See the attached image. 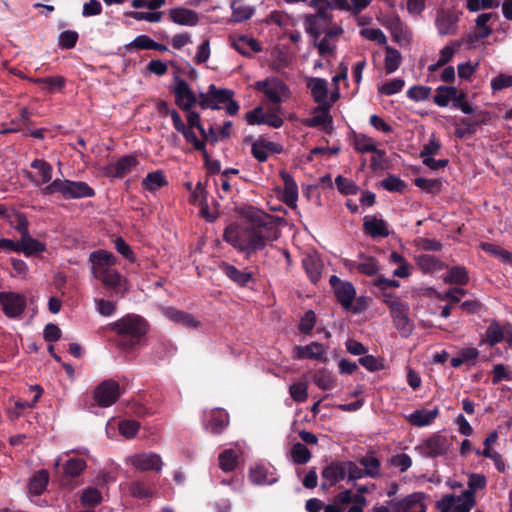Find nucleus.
I'll return each instance as SVG.
<instances>
[{
	"mask_svg": "<svg viewBox=\"0 0 512 512\" xmlns=\"http://www.w3.org/2000/svg\"><path fill=\"white\" fill-rule=\"evenodd\" d=\"M329 105H320L315 109L317 114L312 118L306 119L304 125L307 127L326 126L332 123V117L329 114Z\"/></svg>",
	"mask_w": 512,
	"mask_h": 512,
	"instance_id": "79ce46f5",
	"label": "nucleus"
},
{
	"mask_svg": "<svg viewBox=\"0 0 512 512\" xmlns=\"http://www.w3.org/2000/svg\"><path fill=\"white\" fill-rule=\"evenodd\" d=\"M0 305L8 318H17L26 309V297L16 292H0Z\"/></svg>",
	"mask_w": 512,
	"mask_h": 512,
	"instance_id": "6e6552de",
	"label": "nucleus"
},
{
	"mask_svg": "<svg viewBox=\"0 0 512 512\" xmlns=\"http://www.w3.org/2000/svg\"><path fill=\"white\" fill-rule=\"evenodd\" d=\"M358 462L364 467V473H366L367 477L377 478L380 476L381 462L377 457H375L373 451H370L365 456L359 458Z\"/></svg>",
	"mask_w": 512,
	"mask_h": 512,
	"instance_id": "473e14b6",
	"label": "nucleus"
},
{
	"mask_svg": "<svg viewBox=\"0 0 512 512\" xmlns=\"http://www.w3.org/2000/svg\"><path fill=\"white\" fill-rule=\"evenodd\" d=\"M489 120L487 112H480L475 117H462L458 120L457 124L464 127L470 135H474L478 126L486 124Z\"/></svg>",
	"mask_w": 512,
	"mask_h": 512,
	"instance_id": "37998d69",
	"label": "nucleus"
},
{
	"mask_svg": "<svg viewBox=\"0 0 512 512\" xmlns=\"http://www.w3.org/2000/svg\"><path fill=\"white\" fill-rule=\"evenodd\" d=\"M210 95L213 97V102L225 108L226 112L234 116L239 111V103L233 99L234 92L229 89H219L214 84L210 85Z\"/></svg>",
	"mask_w": 512,
	"mask_h": 512,
	"instance_id": "dca6fc26",
	"label": "nucleus"
},
{
	"mask_svg": "<svg viewBox=\"0 0 512 512\" xmlns=\"http://www.w3.org/2000/svg\"><path fill=\"white\" fill-rule=\"evenodd\" d=\"M249 479L256 485H271L276 482L275 478L268 477L267 469L262 465L252 467L249 471Z\"/></svg>",
	"mask_w": 512,
	"mask_h": 512,
	"instance_id": "de8ad7c7",
	"label": "nucleus"
},
{
	"mask_svg": "<svg viewBox=\"0 0 512 512\" xmlns=\"http://www.w3.org/2000/svg\"><path fill=\"white\" fill-rule=\"evenodd\" d=\"M375 295L388 306L390 312L394 311L396 307L400 308L407 304L406 302H403L397 295L389 292L388 290H379V292Z\"/></svg>",
	"mask_w": 512,
	"mask_h": 512,
	"instance_id": "6e6d98bb",
	"label": "nucleus"
},
{
	"mask_svg": "<svg viewBox=\"0 0 512 512\" xmlns=\"http://www.w3.org/2000/svg\"><path fill=\"white\" fill-rule=\"evenodd\" d=\"M268 149H266V140L258 139L251 146V154L252 156L263 163L268 160Z\"/></svg>",
	"mask_w": 512,
	"mask_h": 512,
	"instance_id": "774afa93",
	"label": "nucleus"
},
{
	"mask_svg": "<svg viewBox=\"0 0 512 512\" xmlns=\"http://www.w3.org/2000/svg\"><path fill=\"white\" fill-rule=\"evenodd\" d=\"M174 81L176 85L172 92L175 96V104L182 111L191 110L197 104V96L184 79L175 76Z\"/></svg>",
	"mask_w": 512,
	"mask_h": 512,
	"instance_id": "9b49d317",
	"label": "nucleus"
},
{
	"mask_svg": "<svg viewBox=\"0 0 512 512\" xmlns=\"http://www.w3.org/2000/svg\"><path fill=\"white\" fill-rule=\"evenodd\" d=\"M249 222L244 225L230 224L223 232V240L250 258L264 249L268 242L278 239L279 230L271 216L259 210L250 211Z\"/></svg>",
	"mask_w": 512,
	"mask_h": 512,
	"instance_id": "f257e3e1",
	"label": "nucleus"
},
{
	"mask_svg": "<svg viewBox=\"0 0 512 512\" xmlns=\"http://www.w3.org/2000/svg\"><path fill=\"white\" fill-rule=\"evenodd\" d=\"M405 85V81L401 78H394L385 82L380 88L379 93L391 96L400 92Z\"/></svg>",
	"mask_w": 512,
	"mask_h": 512,
	"instance_id": "69168bd1",
	"label": "nucleus"
},
{
	"mask_svg": "<svg viewBox=\"0 0 512 512\" xmlns=\"http://www.w3.org/2000/svg\"><path fill=\"white\" fill-rule=\"evenodd\" d=\"M414 184L418 188L430 193L439 192L442 186L441 181L438 179H426L422 177L415 178Z\"/></svg>",
	"mask_w": 512,
	"mask_h": 512,
	"instance_id": "e2e57ef3",
	"label": "nucleus"
},
{
	"mask_svg": "<svg viewBox=\"0 0 512 512\" xmlns=\"http://www.w3.org/2000/svg\"><path fill=\"white\" fill-rule=\"evenodd\" d=\"M487 480L483 474L472 473L469 475L468 489L463 491V497L475 498L477 490H482L486 487Z\"/></svg>",
	"mask_w": 512,
	"mask_h": 512,
	"instance_id": "a18cd8bd",
	"label": "nucleus"
},
{
	"mask_svg": "<svg viewBox=\"0 0 512 512\" xmlns=\"http://www.w3.org/2000/svg\"><path fill=\"white\" fill-rule=\"evenodd\" d=\"M362 261L359 263H354V267L361 274L367 276H374L379 272L378 261L375 257L372 256H360Z\"/></svg>",
	"mask_w": 512,
	"mask_h": 512,
	"instance_id": "49530a36",
	"label": "nucleus"
},
{
	"mask_svg": "<svg viewBox=\"0 0 512 512\" xmlns=\"http://www.w3.org/2000/svg\"><path fill=\"white\" fill-rule=\"evenodd\" d=\"M322 478L325 480L321 484V488L327 490L329 487L335 486L338 482L346 478V466L344 461H332L321 472Z\"/></svg>",
	"mask_w": 512,
	"mask_h": 512,
	"instance_id": "2eb2a0df",
	"label": "nucleus"
},
{
	"mask_svg": "<svg viewBox=\"0 0 512 512\" xmlns=\"http://www.w3.org/2000/svg\"><path fill=\"white\" fill-rule=\"evenodd\" d=\"M80 501L84 506H96L102 501L101 492L94 487H89L82 492Z\"/></svg>",
	"mask_w": 512,
	"mask_h": 512,
	"instance_id": "13d9d810",
	"label": "nucleus"
},
{
	"mask_svg": "<svg viewBox=\"0 0 512 512\" xmlns=\"http://www.w3.org/2000/svg\"><path fill=\"white\" fill-rule=\"evenodd\" d=\"M108 327L116 335L117 348L132 352L143 345L150 325L144 317L130 313L110 323Z\"/></svg>",
	"mask_w": 512,
	"mask_h": 512,
	"instance_id": "f03ea898",
	"label": "nucleus"
},
{
	"mask_svg": "<svg viewBox=\"0 0 512 512\" xmlns=\"http://www.w3.org/2000/svg\"><path fill=\"white\" fill-rule=\"evenodd\" d=\"M311 90L313 100L319 105H329L327 103L328 98V83L323 78H313L308 84Z\"/></svg>",
	"mask_w": 512,
	"mask_h": 512,
	"instance_id": "c756f323",
	"label": "nucleus"
},
{
	"mask_svg": "<svg viewBox=\"0 0 512 512\" xmlns=\"http://www.w3.org/2000/svg\"><path fill=\"white\" fill-rule=\"evenodd\" d=\"M255 89L263 93L274 105L270 110H279L282 96L289 92L288 86L278 78H268L255 83Z\"/></svg>",
	"mask_w": 512,
	"mask_h": 512,
	"instance_id": "0eeeda50",
	"label": "nucleus"
},
{
	"mask_svg": "<svg viewBox=\"0 0 512 512\" xmlns=\"http://www.w3.org/2000/svg\"><path fill=\"white\" fill-rule=\"evenodd\" d=\"M409 310L410 308L407 303L403 307H396L394 311L390 312L394 326L403 338L409 337L414 330V324L409 318Z\"/></svg>",
	"mask_w": 512,
	"mask_h": 512,
	"instance_id": "f3484780",
	"label": "nucleus"
},
{
	"mask_svg": "<svg viewBox=\"0 0 512 512\" xmlns=\"http://www.w3.org/2000/svg\"><path fill=\"white\" fill-rule=\"evenodd\" d=\"M169 19L181 26H196L199 22V15L196 11L185 7H175L168 11Z\"/></svg>",
	"mask_w": 512,
	"mask_h": 512,
	"instance_id": "a211bd4d",
	"label": "nucleus"
},
{
	"mask_svg": "<svg viewBox=\"0 0 512 512\" xmlns=\"http://www.w3.org/2000/svg\"><path fill=\"white\" fill-rule=\"evenodd\" d=\"M456 88L452 85H440L435 90L433 102L438 107H447L456 95Z\"/></svg>",
	"mask_w": 512,
	"mask_h": 512,
	"instance_id": "c9c22d12",
	"label": "nucleus"
},
{
	"mask_svg": "<svg viewBox=\"0 0 512 512\" xmlns=\"http://www.w3.org/2000/svg\"><path fill=\"white\" fill-rule=\"evenodd\" d=\"M230 8L232 10L230 21L233 23L249 20L254 14V8L245 5L243 0H232Z\"/></svg>",
	"mask_w": 512,
	"mask_h": 512,
	"instance_id": "7c9ffc66",
	"label": "nucleus"
},
{
	"mask_svg": "<svg viewBox=\"0 0 512 512\" xmlns=\"http://www.w3.org/2000/svg\"><path fill=\"white\" fill-rule=\"evenodd\" d=\"M166 316L173 322L183 325L186 328H197L200 326V322L196 320L190 313L177 310L174 308H168Z\"/></svg>",
	"mask_w": 512,
	"mask_h": 512,
	"instance_id": "72a5a7b5",
	"label": "nucleus"
},
{
	"mask_svg": "<svg viewBox=\"0 0 512 512\" xmlns=\"http://www.w3.org/2000/svg\"><path fill=\"white\" fill-rule=\"evenodd\" d=\"M432 92V88L422 85H414L407 91V97L415 102L427 100Z\"/></svg>",
	"mask_w": 512,
	"mask_h": 512,
	"instance_id": "4d7b16f0",
	"label": "nucleus"
},
{
	"mask_svg": "<svg viewBox=\"0 0 512 512\" xmlns=\"http://www.w3.org/2000/svg\"><path fill=\"white\" fill-rule=\"evenodd\" d=\"M459 18L457 15L451 12H440L438 13L435 26L440 36L454 35L457 32V23Z\"/></svg>",
	"mask_w": 512,
	"mask_h": 512,
	"instance_id": "aec40b11",
	"label": "nucleus"
},
{
	"mask_svg": "<svg viewBox=\"0 0 512 512\" xmlns=\"http://www.w3.org/2000/svg\"><path fill=\"white\" fill-rule=\"evenodd\" d=\"M118 429L121 435L127 439H131L138 433L140 423L135 420H122L119 422Z\"/></svg>",
	"mask_w": 512,
	"mask_h": 512,
	"instance_id": "680f3d73",
	"label": "nucleus"
},
{
	"mask_svg": "<svg viewBox=\"0 0 512 512\" xmlns=\"http://www.w3.org/2000/svg\"><path fill=\"white\" fill-rule=\"evenodd\" d=\"M185 138L186 142L191 143L196 151L202 153L203 157H207V149L204 140H200L192 128L184 127V130L179 131Z\"/></svg>",
	"mask_w": 512,
	"mask_h": 512,
	"instance_id": "603ef678",
	"label": "nucleus"
},
{
	"mask_svg": "<svg viewBox=\"0 0 512 512\" xmlns=\"http://www.w3.org/2000/svg\"><path fill=\"white\" fill-rule=\"evenodd\" d=\"M89 260L93 263L92 273L99 268H109L116 264L115 256L107 250H97L90 254Z\"/></svg>",
	"mask_w": 512,
	"mask_h": 512,
	"instance_id": "2f4dec72",
	"label": "nucleus"
},
{
	"mask_svg": "<svg viewBox=\"0 0 512 512\" xmlns=\"http://www.w3.org/2000/svg\"><path fill=\"white\" fill-rule=\"evenodd\" d=\"M139 164L133 155H125L104 168V174L111 178H123Z\"/></svg>",
	"mask_w": 512,
	"mask_h": 512,
	"instance_id": "4468645a",
	"label": "nucleus"
},
{
	"mask_svg": "<svg viewBox=\"0 0 512 512\" xmlns=\"http://www.w3.org/2000/svg\"><path fill=\"white\" fill-rule=\"evenodd\" d=\"M390 29L392 31L393 38L396 42L409 41L410 35L408 29L404 26L399 18H396L391 23Z\"/></svg>",
	"mask_w": 512,
	"mask_h": 512,
	"instance_id": "bf43d9fd",
	"label": "nucleus"
},
{
	"mask_svg": "<svg viewBox=\"0 0 512 512\" xmlns=\"http://www.w3.org/2000/svg\"><path fill=\"white\" fill-rule=\"evenodd\" d=\"M284 181V191L282 194L283 202L291 207H296V201L298 199V187L294 179L288 173H281Z\"/></svg>",
	"mask_w": 512,
	"mask_h": 512,
	"instance_id": "bb28decb",
	"label": "nucleus"
},
{
	"mask_svg": "<svg viewBox=\"0 0 512 512\" xmlns=\"http://www.w3.org/2000/svg\"><path fill=\"white\" fill-rule=\"evenodd\" d=\"M94 277L102 282V284L109 289L115 291L116 294H124L127 292V281L123 278L120 273L109 267V268H99L98 271H94Z\"/></svg>",
	"mask_w": 512,
	"mask_h": 512,
	"instance_id": "f8f14e48",
	"label": "nucleus"
},
{
	"mask_svg": "<svg viewBox=\"0 0 512 512\" xmlns=\"http://www.w3.org/2000/svg\"><path fill=\"white\" fill-rule=\"evenodd\" d=\"M46 250V245L37 239L31 237L30 233L27 236H22L19 240V252H23L25 256H32Z\"/></svg>",
	"mask_w": 512,
	"mask_h": 512,
	"instance_id": "f704fd0d",
	"label": "nucleus"
},
{
	"mask_svg": "<svg viewBox=\"0 0 512 512\" xmlns=\"http://www.w3.org/2000/svg\"><path fill=\"white\" fill-rule=\"evenodd\" d=\"M316 9L315 14H308L304 18V28L306 33H308L312 38L318 39L322 33L319 27V20H323L325 22H331L332 15L328 13V10L331 9L330 6H326L325 4H321L320 6H311Z\"/></svg>",
	"mask_w": 512,
	"mask_h": 512,
	"instance_id": "ddd939ff",
	"label": "nucleus"
},
{
	"mask_svg": "<svg viewBox=\"0 0 512 512\" xmlns=\"http://www.w3.org/2000/svg\"><path fill=\"white\" fill-rule=\"evenodd\" d=\"M444 281L450 284L464 286L469 282V274L464 266H453L449 269Z\"/></svg>",
	"mask_w": 512,
	"mask_h": 512,
	"instance_id": "c03bdc74",
	"label": "nucleus"
},
{
	"mask_svg": "<svg viewBox=\"0 0 512 512\" xmlns=\"http://www.w3.org/2000/svg\"><path fill=\"white\" fill-rule=\"evenodd\" d=\"M133 466L141 471H160L162 469V459L156 453L137 454L132 459Z\"/></svg>",
	"mask_w": 512,
	"mask_h": 512,
	"instance_id": "6ab92c4d",
	"label": "nucleus"
},
{
	"mask_svg": "<svg viewBox=\"0 0 512 512\" xmlns=\"http://www.w3.org/2000/svg\"><path fill=\"white\" fill-rule=\"evenodd\" d=\"M418 267L425 273L442 270L446 265L436 256L430 254H421L416 258Z\"/></svg>",
	"mask_w": 512,
	"mask_h": 512,
	"instance_id": "4c0bfd02",
	"label": "nucleus"
},
{
	"mask_svg": "<svg viewBox=\"0 0 512 512\" xmlns=\"http://www.w3.org/2000/svg\"><path fill=\"white\" fill-rule=\"evenodd\" d=\"M30 81L34 84L43 86V88L49 93L62 90L66 83L63 76L31 78Z\"/></svg>",
	"mask_w": 512,
	"mask_h": 512,
	"instance_id": "ea45409f",
	"label": "nucleus"
},
{
	"mask_svg": "<svg viewBox=\"0 0 512 512\" xmlns=\"http://www.w3.org/2000/svg\"><path fill=\"white\" fill-rule=\"evenodd\" d=\"M440 410L435 407L432 410L418 409L411 413L407 420L410 424L417 427H424L431 425L434 420L439 416Z\"/></svg>",
	"mask_w": 512,
	"mask_h": 512,
	"instance_id": "b1692460",
	"label": "nucleus"
},
{
	"mask_svg": "<svg viewBox=\"0 0 512 512\" xmlns=\"http://www.w3.org/2000/svg\"><path fill=\"white\" fill-rule=\"evenodd\" d=\"M401 63V53L397 49L386 45L384 58V69L386 74H392L395 72L400 67Z\"/></svg>",
	"mask_w": 512,
	"mask_h": 512,
	"instance_id": "a19ab883",
	"label": "nucleus"
},
{
	"mask_svg": "<svg viewBox=\"0 0 512 512\" xmlns=\"http://www.w3.org/2000/svg\"><path fill=\"white\" fill-rule=\"evenodd\" d=\"M290 455L293 462L297 465L308 463L312 457L309 449L301 442H297L292 446Z\"/></svg>",
	"mask_w": 512,
	"mask_h": 512,
	"instance_id": "8fccbe9b",
	"label": "nucleus"
},
{
	"mask_svg": "<svg viewBox=\"0 0 512 512\" xmlns=\"http://www.w3.org/2000/svg\"><path fill=\"white\" fill-rule=\"evenodd\" d=\"M219 467L224 472L234 471L238 465V455L233 449H226L219 455Z\"/></svg>",
	"mask_w": 512,
	"mask_h": 512,
	"instance_id": "09e8293b",
	"label": "nucleus"
},
{
	"mask_svg": "<svg viewBox=\"0 0 512 512\" xmlns=\"http://www.w3.org/2000/svg\"><path fill=\"white\" fill-rule=\"evenodd\" d=\"M505 334L506 327L502 328L499 322L492 320L486 329L485 338L483 341L490 346H495L504 340Z\"/></svg>",
	"mask_w": 512,
	"mask_h": 512,
	"instance_id": "58836bf2",
	"label": "nucleus"
},
{
	"mask_svg": "<svg viewBox=\"0 0 512 512\" xmlns=\"http://www.w3.org/2000/svg\"><path fill=\"white\" fill-rule=\"evenodd\" d=\"M49 483V473L42 469L35 472L28 482V491L34 496H40L44 493Z\"/></svg>",
	"mask_w": 512,
	"mask_h": 512,
	"instance_id": "c85d7f7f",
	"label": "nucleus"
},
{
	"mask_svg": "<svg viewBox=\"0 0 512 512\" xmlns=\"http://www.w3.org/2000/svg\"><path fill=\"white\" fill-rule=\"evenodd\" d=\"M168 184L166 177L161 170H157L151 173H148L146 177L142 180L143 189L149 192H155L158 189L166 186Z\"/></svg>",
	"mask_w": 512,
	"mask_h": 512,
	"instance_id": "e433bc0d",
	"label": "nucleus"
},
{
	"mask_svg": "<svg viewBox=\"0 0 512 512\" xmlns=\"http://www.w3.org/2000/svg\"><path fill=\"white\" fill-rule=\"evenodd\" d=\"M119 397V383L112 379L102 381L94 390V399L100 407H110Z\"/></svg>",
	"mask_w": 512,
	"mask_h": 512,
	"instance_id": "9d476101",
	"label": "nucleus"
},
{
	"mask_svg": "<svg viewBox=\"0 0 512 512\" xmlns=\"http://www.w3.org/2000/svg\"><path fill=\"white\" fill-rule=\"evenodd\" d=\"M335 382V376L325 369L317 371L314 375V383L320 389L330 390L335 386Z\"/></svg>",
	"mask_w": 512,
	"mask_h": 512,
	"instance_id": "3c124183",
	"label": "nucleus"
},
{
	"mask_svg": "<svg viewBox=\"0 0 512 512\" xmlns=\"http://www.w3.org/2000/svg\"><path fill=\"white\" fill-rule=\"evenodd\" d=\"M302 266L310 279L316 284L322 276L323 262L316 254H308L302 259Z\"/></svg>",
	"mask_w": 512,
	"mask_h": 512,
	"instance_id": "5701e85b",
	"label": "nucleus"
},
{
	"mask_svg": "<svg viewBox=\"0 0 512 512\" xmlns=\"http://www.w3.org/2000/svg\"><path fill=\"white\" fill-rule=\"evenodd\" d=\"M31 168L37 169L41 176V184H45L51 181L52 179V166L43 159H34L31 164Z\"/></svg>",
	"mask_w": 512,
	"mask_h": 512,
	"instance_id": "5fc2aeb1",
	"label": "nucleus"
},
{
	"mask_svg": "<svg viewBox=\"0 0 512 512\" xmlns=\"http://www.w3.org/2000/svg\"><path fill=\"white\" fill-rule=\"evenodd\" d=\"M87 463L83 458L71 457L62 464L59 485L69 491L79 485L78 478L86 470Z\"/></svg>",
	"mask_w": 512,
	"mask_h": 512,
	"instance_id": "423d86ee",
	"label": "nucleus"
},
{
	"mask_svg": "<svg viewBox=\"0 0 512 512\" xmlns=\"http://www.w3.org/2000/svg\"><path fill=\"white\" fill-rule=\"evenodd\" d=\"M229 424V416L222 410L213 411L210 415V419L204 424L206 431L220 435Z\"/></svg>",
	"mask_w": 512,
	"mask_h": 512,
	"instance_id": "393cba45",
	"label": "nucleus"
},
{
	"mask_svg": "<svg viewBox=\"0 0 512 512\" xmlns=\"http://www.w3.org/2000/svg\"><path fill=\"white\" fill-rule=\"evenodd\" d=\"M381 186L385 190L394 193H403L407 187L405 181L396 175H388V177L382 180Z\"/></svg>",
	"mask_w": 512,
	"mask_h": 512,
	"instance_id": "864d4df0",
	"label": "nucleus"
},
{
	"mask_svg": "<svg viewBox=\"0 0 512 512\" xmlns=\"http://www.w3.org/2000/svg\"><path fill=\"white\" fill-rule=\"evenodd\" d=\"M452 446V437L437 432L433 433L427 439L423 440L421 444L415 447V450L423 457L437 458L444 456Z\"/></svg>",
	"mask_w": 512,
	"mask_h": 512,
	"instance_id": "39448f33",
	"label": "nucleus"
},
{
	"mask_svg": "<svg viewBox=\"0 0 512 512\" xmlns=\"http://www.w3.org/2000/svg\"><path fill=\"white\" fill-rule=\"evenodd\" d=\"M335 184L338 191L343 195H355L358 192V186L350 179L338 175L335 178Z\"/></svg>",
	"mask_w": 512,
	"mask_h": 512,
	"instance_id": "052dcab7",
	"label": "nucleus"
},
{
	"mask_svg": "<svg viewBox=\"0 0 512 512\" xmlns=\"http://www.w3.org/2000/svg\"><path fill=\"white\" fill-rule=\"evenodd\" d=\"M329 283L334 291L337 301L341 304L344 310L352 311L353 313H360L363 311L361 306H353V301L356 297V290L354 285L349 281H343L338 276L332 275Z\"/></svg>",
	"mask_w": 512,
	"mask_h": 512,
	"instance_id": "20e7f679",
	"label": "nucleus"
},
{
	"mask_svg": "<svg viewBox=\"0 0 512 512\" xmlns=\"http://www.w3.org/2000/svg\"><path fill=\"white\" fill-rule=\"evenodd\" d=\"M354 148L359 153H374L380 157V159H383L386 156V152L384 150L378 149L374 140L364 134H358L355 136Z\"/></svg>",
	"mask_w": 512,
	"mask_h": 512,
	"instance_id": "cd10ccee",
	"label": "nucleus"
},
{
	"mask_svg": "<svg viewBox=\"0 0 512 512\" xmlns=\"http://www.w3.org/2000/svg\"><path fill=\"white\" fill-rule=\"evenodd\" d=\"M79 35L76 31L65 30L60 33L58 45L62 49H72L76 46Z\"/></svg>",
	"mask_w": 512,
	"mask_h": 512,
	"instance_id": "0e129e2a",
	"label": "nucleus"
},
{
	"mask_svg": "<svg viewBox=\"0 0 512 512\" xmlns=\"http://www.w3.org/2000/svg\"><path fill=\"white\" fill-rule=\"evenodd\" d=\"M219 268L226 277L238 286L244 287L249 282L253 281V274L251 272L239 270L228 262L222 261L219 264Z\"/></svg>",
	"mask_w": 512,
	"mask_h": 512,
	"instance_id": "412c9836",
	"label": "nucleus"
},
{
	"mask_svg": "<svg viewBox=\"0 0 512 512\" xmlns=\"http://www.w3.org/2000/svg\"><path fill=\"white\" fill-rule=\"evenodd\" d=\"M490 85L493 93L510 88L512 87V75L500 73L492 78Z\"/></svg>",
	"mask_w": 512,
	"mask_h": 512,
	"instance_id": "338daca9",
	"label": "nucleus"
},
{
	"mask_svg": "<svg viewBox=\"0 0 512 512\" xmlns=\"http://www.w3.org/2000/svg\"><path fill=\"white\" fill-rule=\"evenodd\" d=\"M294 357L297 359L321 360L324 357V346L318 342H312L306 346H296L294 348Z\"/></svg>",
	"mask_w": 512,
	"mask_h": 512,
	"instance_id": "a878e982",
	"label": "nucleus"
},
{
	"mask_svg": "<svg viewBox=\"0 0 512 512\" xmlns=\"http://www.w3.org/2000/svg\"><path fill=\"white\" fill-rule=\"evenodd\" d=\"M44 195L59 193L64 199H81L95 196V190L83 181L55 179L42 189Z\"/></svg>",
	"mask_w": 512,
	"mask_h": 512,
	"instance_id": "7ed1b4c3",
	"label": "nucleus"
},
{
	"mask_svg": "<svg viewBox=\"0 0 512 512\" xmlns=\"http://www.w3.org/2000/svg\"><path fill=\"white\" fill-rule=\"evenodd\" d=\"M364 232L372 238L388 237L390 232L388 223L376 216H365L363 222Z\"/></svg>",
	"mask_w": 512,
	"mask_h": 512,
	"instance_id": "4be33fe9",
	"label": "nucleus"
},
{
	"mask_svg": "<svg viewBox=\"0 0 512 512\" xmlns=\"http://www.w3.org/2000/svg\"><path fill=\"white\" fill-rule=\"evenodd\" d=\"M476 504V499L463 497V494L456 496L454 494L444 495L436 503L440 512H470Z\"/></svg>",
	"mask_w": 512,
	"mask_h": 512,
	"instance_id": "1a4fd4ad",
	"label": "nucleus"
}]
</instances>
